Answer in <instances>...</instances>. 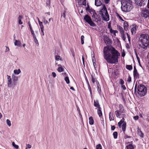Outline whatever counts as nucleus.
Here are the masks:
<instances>
[{
	"label": "nucleus",
	"mask_w": 149,
	"mask_h": 149,
	"mask_svg": "<svg viewBox=\"0 0 149 149\" xmlns=\"http://www.w3.org/2000/svg\"><path fill=\"white\" fill-rule=\"evenodd\" d=\"M137 131V134L139 136L142 138H143L144 137V134L141 130V129L138 128Z\"/></svg>",
	"instance_id": "13"
},
{
	"label": "nucleus",
	"mask_w": 149,
	"mask_h": 149,
	"mask_svg": "<svg viewBox=\"0 0 149 149\" xmlns=\"http://www.w3.org/2000/svg\"><path fill=\"white\" fill-rule=\"evenodd\" d=\"M140 37H149V30L146 29L144 30L143 33L140 35Z\"/></svg>",
	"instance_id": "9"
},
{
	"label": "nucleus",
	"mask_w": 149,
	"mask_h": 149,
	"mask_svg": "<svg viewBox=\"0 0 149 149\" xmlns=\"http://www.w3.org/2000/svg\"><path fill=\"white\" fill-rule=\"evenodd\" d=\"M61 57L58 55H56L55 56V59L56 60L58 61L59 60H61L60 58Z\"/></svg>",
	"instance_id": "42"
},
{
	"label": "nucleus",
	"mask_w": 149,
	"mask_h": 149,
	"mask_svg": "<svg viewBox=\"0 0 149 149\" xmlns=\"http://www.w3.org/2000/svg\"><path fill=\"white\" fill-rule=\"evenodd\" d=\"M13 146L16 149H18L19 148V146L15 144L14 142H13L12 143Z\"/></svg>",
	"instance_id": "39"
},
{
	"label": "nucleus",
	"mask_w": 149,
	"mask_h": 149,
	"mask_svg": "<svg viewBox=\"0 0 149 149\" xmlns=\"http://www.w3.org/2000/svg\"><path fill=\"white\" fill-rule=\"evenodd\" d=\"M50 0H46V5L49 8L50 7Z\"/></svg>",
	"instance_id": "34"
},
{
	"label": "nucleus",
	"mask_w": 149,
	"mask_h": 149,
	"mask_svg": "<svg viewBox=\"0 0 149 149\" xmlns=\"http://www.w3.org/2000/svg\"><path fill=\"white\" fill-rule=\"evenodd\" d=\"M124 27L125 29V30H126V29H127L128 26V23L126 21H125L124 23Z\"/></svg>",
	"instance_id": "26"
},
{
	"label": "nucleus",
	"mask_w": 149,
	"mask_h": 149,
	"mask_svg": "<svg viewBox=\"0 0 149 149\" xmlns=\"http://www.w3.org/2000/svg\"><path fill=\"white\" fill-rule=\"evenodd\" d=\"M125 119L124 118H122L121 120H120V121L119 122V123H120L121 124H123L125 122Z\"/></svg>",
	"instance_id": "49"
},
{
	"label": "nucleus",
	"mask_w": 149,
	"mask_h": 149,
	"mask_svg": "<svg viewBox=\"0 0 149 149\" xmlns=\"http://www.w3.org/2000/svg\"><path fill=\"white\" fill-rule=\"evenodd\" d=\"M135 54L136 56V58L138 60V61L139 62V61H140V59H139V57L138 56L137 54V53L136 51H135Z\"/></svg>",
	"instance_id": "47"
},
{
	"label": "nucleus",
	"mask_w": 149,
	"mask_h": 149,
	"mask_svg": "<svg viewBox=\"0 0 149 149\" xmlns=\"http://www.w3.org/2000/svg\"><path fill=\"white\" fill-rule=\"evenodd\" d=\"M109 1L110 0H104V3L106 4H108L109 3Z\"/></svg>",
	"instance_id": "63"
},
{
	"label": "nucleus",
	"mask_w": 149,
	"mask_h": 149,
	"mask_svg": "<svg viewBox=\"0 0 149 149\" xmlns=\"http://www.w3.org/2000/svg\"><path fill=\"white\" fill-rule=\"evenodd\" d=\"M135 4L138 6L141 7L143 4V2L139 0H135Z\"/></svg>",
	"instance_id": "17"
},
{
	"label": "nucleus",
	"mask_w": 149,
	"mask_h": 149,
	"mask_svg": "<svg viewBox=\"0 0 149 149\" xmlns=\"http://www.w3.org/2000/svg\"><path fill=\"white\" fill-rule=\"evenodd\" d=\"M22 19H23V17L22 16V15H20L19 16L18 19L22 20Z\"/></svg>",
	"instance_id": "64"
},
{
	"label": "nucleus",
	"mask_w": 149,
	"mask_h": 149,
	"mask_svg": "<svg viewBox=\"0 0 149 149\" xmlns=\"http://www.w3.org/2000/svg\"><path fill=\"white\" fill-rule=\"evenodd\" d=\"M97 90L99 93H100L101 92V87L100 85L98 83V84H97Z\"/></svg>",
	"instance_id": "36"
},
{
	"label": "nucleus",
	"mask_w": 149,
	"mask_h": 149,
	"mask_svg": "<svg viewBox=\"0 0 149 149\" xmlns=\"http://www.w3.org/2000/svg\"><path fill=\"white\" fill-rule=\"evenodd\" d=\"M100 14L101 15L102 20L106 21L109 20V15L106 6L104 4L103 8L100 10Z\"/></svg>",
	"instance_id": "5"
},
{
	"label": "nucleus",
	"mask_w": 149,
	"mask_h": 149,
	"mask_svg": "<svg viewBox=\"0 0 149 149\" xmlns=\"http://www.w3.org/2000/svg\"><path fill=\"white\" fill-rule=\"evenodd\" d=\"M141 40L143 46L146 47H149V38H143Z\"/></svg>",
	"instance_id": "8"
},
{
	"label": "nucleus",
	"mask_w": 149,
	"mask_h": 149,
	"mask_svg": "<svg viewBox=\"0 0 149 149\" xmlns=\"http://www.w3.org/2000/svg\"><path fill=\"white\" fill-rule=\"evenodd\" d=\"M91 81L93 83H94L95 81V79L93 77L92 75H91Z\"/></svg>",
	"instance_id": "45"
},
{
	"label": "nucleus",
	"mask_w": 149,
	"mask_h": 149,
	"mask_svg": "<svg viewBox=\"0 0 149 149\" xmlns=\"http://www.w3.org/2000/svg\"><path fill=\"white\" fill-rule=\"evenodd\" d=\"M34 40L35 42L36 43L37 46H38L39 45L38 42V40L36 39V38H34Z\"/></svg>",
	"instance_id": "44"
},
{
	"label": "nucleus",
	"mask_w": 149,
	"mask_h": 149,
	"mask_svg": "<svg viewBox=\"0 0 149 149\" xmlns=\"http://www.w3.org/2000/svg\"><path fill=\"white\" fill-rule=\"evenodd\" d=\"M96 149H102V146L100 144H99L96 146Z\"/></svg>",
	"instance_id": "43"
},
{
	"label": "nucleus",
	"mask_w": 149,
	"mask_h": 149,
	"mask_svg": "<svg viewBox=\"0 0 149 149\" xmlns=\"http://www.w3.org/2000/svg\"><path fill=\"white\" fill-rule=\"evenodd\" d=\"M109 118L110 121L113 120L114 118L113 116V113L112 112H110L109 114Z\"/></svg>",
	"instance_id": "20"
},
{
	"label": "nucleus",
	"mask_w": 149,
	"mask_h": 149,
	"mask_svg": "<svg viewBox=\"0 0 149 149\" xmlns=\"http://www.w3.org/2000/svg\"><path fill=\"white\" fill-rule=\"evenodd\" d=\"M86 11L90 13L91 14L93 20L96 22L100 20L101 19L99 15H97L95 12V11L92 8H90L89 6L87 4V7L86 9Z\"/></svg>",
	"instance_id": "4"
},
{
	"label": "nucleus",
	"mask_w": 149,
	"mask_h": 149,
	"mask_svg": "<svg viewBox=\"0 0 149 149\" xmlns=\"http://www.w3.org/2000/svg\"><path fill=\"white\" fill-rule=\"evenodd\" d=\"M119 83L120 84L123 85L124 84V81L122 79H120Z\"/></svg>",
	"instance_id": "46"
},
{
	"label": "nucleus",
	"mask_w": 149,
	"mask_h": 149,
	"mask_svg": "<svg viewBox=\"0 0 149 149\" xmlns=\"http://www.w3.org/2000/svg\"><path fill=\"white\" fill-rule=\"evenodd\" d=\"M126 148L127 149H134V148L132 144H130L126 146Z\"/></svg>",
	"instance_id": "29"
},
{
	"label": "nucleus",
	"mask_w": 149,
	"mask_h": 149,
	"mask_svg": "<svg viewBox=\"0 0 149 149\" xmlns=\"http://www.w3.org/2000/svg\"><path fill=\"white\" fill-rule=\"evenodd\" d=\"M58 66H61L59 67L57 69V70L58 72H61L63 71L64 70V69L62 67V66L61 65H59Z\"/></svg>",
	"instance_id": "27"
},
{
	"label": "nucleus",
	"mask_w": 149,
	"mask_h": 149,
	"mask_svg": "<svg viewBox=\"0 0 149 149\" xmlns=\"http://www.w3.org/2000/svg\"><path fill=\"white\" fill-rule=\"evenodd\" d=\"M100 109H99L97 110V113L99 115V117H101L102 116V112Z\"/></svg>",
	"instance_id": "32"
},
{
	"label": "nucleus",
	"mask_w": 149,
	"mask_h": 149,
	"mask_svg": "<svg viewBox=\"0 0 149 149\" xmlns=\"http://www.w3.org/2000/svg\"><path fill=\"white\" fill-rule=\"evenodd\" d=\"M84 19L87 23L91 19V17L88 15H85L84 17Z\"/></svg>",
	"instance_id": "12"
},
{
	"label": "nucleus",
	"mask_w": 149,
	"mask_h": 149,
	"mask_svg": "<svg viewBox=\"0 0 149 149\" xmlns=\"http://www.w3.org/2000/svg\"><path fill=\"white\" fill-rule=\"evenodd\" d=\"M94 105L96 107H97V108L99 109H100V106L99 104L98 101V100H96L95 101L94 100Z\"/></svg>",
	"instance_id": "18"
},
{
	"label": "nucleus",
	"mask_w": 149,
	"mask_h": 149,
	"mask_svg": "<svg viewBox=\"0 0 149 149\" xmlns=\"http://www.w3.org/2000/svg\"><path fill=\"white\" fill-rule=\"evenodd\" d=\"M124 138L125 139H127L128 138H131V136H129L126 134H125L124 136Z\"/></svg>",
	"instance_id": "53"
},
{
	"label": "nucleus",
	"mask_w": 149,
	"mask_h": 149,
	"mask_svg": "<svg viewBox=\"0 0 149 149\" xmlns=\"http://www.w3.org/2000/svg\"><path fill=\"white\" fill-rule=\"evenodd\" d=\"M147 90V88L145 85L139 84L137 88L138 93L140 96H143L146 94Z\"/></svg>",
	"instance_id": "6"
},
{
	"label": "nucleus",
	"mask_w": 149,
	"mask_h": 149,
	"mask_svg": "<svg viewBox=\"0 0 149 149\" xmlns=\"http://www.w3.org/2000/svg\"><path fill=\"white\" fill-rule=\"evenodd\" d=\"M110 33L113 34L114 36H116V33H118V31L116 30H113L112 29H110Z\"/></svg>",
	"instance_id": "25"
},
{
	"label": "nucleus",
	"mask_w": 149,
	"mask_h": 149,
	"mask_svg": "<svg viewBox=\"0 0 149 149\" xmlns=\"http://www.w3.org/2000/svg\"><path fill=\"white\" fill-rule=\"evenodd\" d=\"M88 88L91 94L92 93L91 90L89 83L88 84Z\"/></svg>",
	"instance_id": "52"
},
{
	"label": "nucleus",
	"mask_w": 149,
	"mask_h": 149,
	"mask_svg": "<svg viewBox=\"0 0 149 149\" xmlns=\"http://www.w3.org/2000/svg\"><path fill=\"white\" fill-rule=\"evenodd\" d=\"M21 72L20 69L18 70H15L14 71V73L15 74H18Z\"/></svg>",
	"instance_id": "33"
},
{
	"label": "nucleus",
	"mask_w": 149,
	"mask_h": 149,
	"mask_svg": "<svg viewBox=\"0 0 149 149\" xmlns=\"http://www.w3.org/2000/svg\"><path fill=\"white\" fill-rule=\"evenodd\" d=\"M115 129V127L114 126H111V130H114Z\"/></svg>",
	"instance_id": "61"
},
{
	"label": "nucleus",
	"mask_w": 149,
	"mask_h": 149,
	"mask_svg": "<svg viewBox=\"0 0 149 149\" xmlns=\"http://www.w3.org/2000/svg\"><path fill=\"white\" fill-rule=\"evenodd\" d=\"M139 117L138 116H136L133 117V118L135 120H137L138 119Z\"/></svg>",
	"instance_id": "51"
},
{
	"label": "nucleus",
	"mask_w": 149,
	"mask_h": 149,
	"mask_svg": "<svg viewBox=\"0 0 149 149\" xmlns=\"http://www.w3.org/2000/svg\"><path fill=\"white\" fill-rule=\"evenodd\" d=\"M14 45L15 46L18 47H20L21 46L22 44L19 40H15V42H14Z\"/></svg>",
	"instance_id": "14"
},
{
	"label": "nucleus",
	"mask_w": 149,
	"mask_h": 149,
	"mask_svg": "<svg viewBox=\"0 0 149 149\" xmlns=\"http://www.w3.org/2000/svg\"><path fill=\"white\" fill-rule=\"evenodd\" d=\"M105 43L107 45L104 47L103 56L107 62L110 64H117L118 62V58L120 54L114 47L111 45L112 41L109 38H104Z\"/></svg>",
	"instance_id": "1"
},
{
	"label": "nucleus",
	"mask_w": 149,
	"mask_h": 149,
	"mask_svg": "<svg viewBox=\"0 0 149 149\" xmlns=\"http://www.w3.org/2000/svg\"><path fill=\"white\" fill-rule=\"evenodd\" d=\"M126 68L129 70H131L132 69V66L130 65H127L126 66Z\"/></svg>",
	"instance_id": "35"
},
{
	"label": "nucleus",
	"mask_w": 149,
	"mask_h": 149,
	"mask_svg": "<svg viewBox=\"0 0 149 149\" xmlns=\"http://www.w3.org/2000/svg\"><path fill=\"white\" fill-rule=\"evenodd\" d=\"M108 28L109 29L110 31V29H112L111 28V23L110 22H109L108 25Z\"/></svg>",
	"instance_id": "58"
},
{
	"label": "nucleus",
	"mask_w": 149,
	"mask_h": 149,
	"mask_svg": "<svg viewBox=\"0 0 149 149\" xmlns=\"http://www.w3.org/2000/svg\"><path fill=\"white\" fill-rule=\"evenodd\" d=\"M126 123L125 122L122 125V130L124 132L126 129Z\"/></svg>",
	"instance_id": "24"
},
{
	"label": "nucleus",
	"mask_w": 149,
	"mask_h": 149,
	"mask_svg": "<svg viewBox=\"0 0 149 149\" xmlns=\"http://www.w3.org/2000/svg\"><path fill=\"white\" fill-rule=\"evenodd\" d=\"M52 75L53 77L54 78L56 77V74L55 72H53L52 73Z\"/></svg>",
	"instance_id": "57"
},
{
	"label": "nucleus",
	"mask_w": 149,
	"mask_h": 149,
	"mask_svg": "<svg viewBox=\"0 0 149 149\" xmlns=\"http://www.w3.org/2000/svg\"><path fill=\"white\" fill-rule=\"evenodd\" d=\"M121 88L123 90H125L126 89V87L124 85H122L121 86Z\"/></svg>",
	"instance_id": "55"
},
{
	"label": "nucleus",
	"mask_w": 149,
	"mask_h": 149,
	"mask_svg": "<svg viewBox=\"0 0 149 149\" xmlns=\"http://www.w3.org/2000/svg\"><path fill=\"white\" fill-rule=\"evenodd\" d=\"M127 81H128L129 82H130L131 81V77L130 76H129L128 77Z\"/></svg>",
	"instance_id": "54"
},
{
	"label": "nucleus",
	"mask_w": 149,
	"mask_h": 149,
	"mask_svg": "<svg viewBox=\"0 0 149 149\" xmlns=\"http://www.w3.org/2000/svg\"><path fill=\"white\" fill-rule=\"evenodd\" d=\"M136 31V26H134L131 29V32L132 34H135Z\"/></svg>",
	"instance_id": "21"
},
{
	"label": "nucleus",
	"mask_w": 149,
	"mask_h": 149,
	"mask_svg": "<svg viewBox=\"0 0 149 149\" xmlns=\"http://www.w3.org/2000/svg\"><path fill=\"white\" fill-rule=\"evenodd\" d=\"M86 0H79V3L80 5L86 6Z\"/></svg>",
	"instance_id": "15"
},
{
	"label": "nucleus",
	"mask_w": 149,
	"mask_h": 149,
	"mask_svg": "<svg viewBox=\"0 0 149 149\" xmlns=\"http://www.w3.org/2000/svg\"><path fill=\"white\" fill-rule=\"evenodd\" d=\"M78 10L79 12H80L81 13H83V11L82 9V8L81 9V7H80L79 8L78 7Z\"/></svg>",
	"instance_id": "48"
},
{
	"label": "nucleus",
	"mask_w": 149,
	"mask_h": 149,
	"mask_svg": "<svg viewBox=\"0 0 149 149\" xmlns=\"http://www.w3.org/2000/svg\"><path fill=\"white\" fill-rule=\"evenodd\" d=\"M140 15L144 19H149V10L146 9H143L140 13Z\"/></svg>",
	"instance_id": "7"
},
{
	"label": "nucleus",
	"mask_w": 149,
	"mask_h": 149,
	"mask_svg": "<svg viewBox=\"0 0 149 149\" xmlns=\"http://www.w3.org/2000/svg\"><path fill=\"white\" fill-rule=\"evenodd\" d=\"M31 148V146L29 144H26V148L27 149V148Z\"/></svg>",
	"instance_id": "56"
},
{
	"label": "nucleus",
	"mask_w": 149,
	"mask_h": 149,
	"mask_svg": "<svg viewBox=\"0 0 149 149\" xmlns=\"http://www.w3.org/2000/svg\"><path fill=\"white\" fill-rule=\"evenodd\" d=\"M102 3L100 0H95V5L97 6H100Z\"/></svg>",
	"instance_id": "19"
},
{
	"label": "nucleus",
	"mask_w": 149,
	"mask_h": 149,
	"mask_svg": "<svg viewBox=\"0 0 149 149\" xmlns=\"http://www.w3.org/2000/svg\"><path fill=\"white\" fill-rule=\"evenodd\" d=\"M19 23V24H22L23 23L21 21V20L20 19H18Z\"/></svg>",
	"instance_id": "62"
},
{
	"label": "nucleus",
	"mask_w": 149,
	"mask_h": 149,
	"mask_svg": "<svg viewBox=\"0 0 149 149\" xmlns=\"http://www.w3.org/2000/svg\"><path fill=\"white\" fill-rule=\"evenodd\" d=\"M84 38H81V43L82 45L84 44Z\"/></svg>",
	"instance_id": "60"
},
{
	"label": "nucleus",
	"mask_w": 149,
	"mask_h": 149,
	"mask_svg": "<svg viewBox=\"0 0 149 149\" xmlns=\"http://www.w3.org/2000/svg\"><path fill=\"white\" fill-rule=\"evenodd\" d=\"M118 28L120 31L122 37H125V35L124 34V31L123 28L120 26H118Z\"/></svg>",
	"instance_id": "10"
},
{
	"label": "nucleus",
	"mask_w": 149,
	"mask_h": 149,
	"mask_svg": "<svg viewBox=\"0 0 149 149\" xmlns=\"http://www.w3.org/2000/svg\"><path fill=\"white\" fill-rule=\"evenodd\" d=\"M6 123L10 127L11 125V123L10 121L8 119L6 120Z\"/></svg>",
	"instance_id": "41"
},
{
	"label": "nucleus",
	"mask_w": 149,
	"mask_h": 149,
	"mask_svg": "<svg viewBox=\"0 0 149 149\" xmlns=\"http://www.w3.org/2000/svg\"><path fill=\"white\" fill-rule=\"evenodd\" d=\"M66 13V11L65 10H64L63 13L62 12L61 14V17H63L65 19H66L65 18V13Z\"/></svg>",
	"instance_id": "38"
},
{
	"label": "nucleus",
	"mask_w": 149,
	"mask_h": 149,
	"mask_svg": "<svg viewBox=\"0 0 149 149\" xmlns=\"http://www.w3.org/2000/svg\"><path fill=\"white\" fill-rule=\"evenodd\" d=\"M122 10L125 12L130 11L133 7L131 0H121Z\"/></svg>",
	"instance_id": "2"
},
{
	"label": "nucleus",
	"mask_w": 149,
	"mask_h": 149,
	"mask_svg": "<svg viewBox=\"0 0 149 149\" xmlns=\"http://www.w3.org/2000/svg\"><path fill=\"white\" fill-rule=\"evenodd\" d=\"M88 23L91 26H96V24L94 23L91 19Z\"/></svg>",
	"instance_id": "30"
},
{
	"label": "nucleus",
	"mask_w": 149,
	"mask_h": 149,
	"mask_svg": "<svg viewBox=\"0 0 149 149\" xmlns=\"http://www.w3.org/2000/svg\"><path fill=\"white\" fill-rule=\"evenodd\" d=\"M115 114L117 118H120L121 115V113H120V111H116L115 112Z\"/></svg>",
	"instance_id": "28"
},
{
	"label": "nucleus",
	"mask_w": 149,
	"mask_h": 149,
	"mask_svg": "<svg viewBox=\"0 0 149 149\" xmlns=\"http://www.w3.org/2000/svg\"><path fill=\"white\" fill-rule=\"evenodd\" d=\"M133 74L134 78H136L137 77H139V74L137 72V70L135 66L134 67Z\"/></svg>",
	"instance_id": "11"
},
{
	"label": "nucleus",
	"mask_w": 149,
	"mask_h": 149,
	"mask_svg": "<svg viewBox=\"0 0 149 149\" xmlns=\"http://www.w3.org/2000/svg\"><path fill=\"white\" fill-rule=\"evenodd\" d=\"M39 24L40 26V29L41 30V32H42L43 33V35H44V33L43 31V28H44V26L43 25V23L42 22H40V23H39Z\"/></svg>",
	"instance_id": "22"
},
{
	"label": "nucleus",
	"mask_w": 149,
	"mask_h": 149,
	"mask_svg": "<svg viewBox=\"0 0 149 149\" xmlns=\"http://www.w3.org/2000/svg\"><path fill=\"white\" fill-rule=\"evenodd\" d=\"M119 108H120V109L121 111V113H124V110L123 105L122 104H120Z\"/></svg>",
	"instance_id": "31"
},
{
	"label": "nucleus",
	"mask_w": 149,
	"mask_h": 149,
	"mask_svg": "<svg viewBox=\"0 0 149 149\" xmlns=\"http://www.w3.org/2000/svg\"><path fill=\"white\" fill-rule=\"evenodd\" d=\"M42 21L43 22V23L44 24H48L49 25V23L48 22L47 20L45 19V18H44L42 20Z\"/></svg>",
	"instance_id": "40"
},
{
	"label": "nucleus",
	"mask_w": 149,
	"mask_h": 149,
	"mask_svg": "<svg viewBox=\"0 0 149 149\" xmlns=\"http://www.w3.org/2000/svg\"><path fill=\"white\" fill-rule=\"evenodd\" d=\"M89 123L90 125H93L94 123V120L92 116L90 117L89 118Z\"/></svg>",
	"instance_id": "23"
},
{
	"label": "nucleus",
	"mask_w": 149,
	"mask_h": 149,
	"mask_svg": "<svg viewBox=\"0 0 149 149\" xmlns=\"http://www.w3.org/2000/svg\"><path fill=\"white\" fill-rule=\"evenodd\" d=\"M7 79L8 86L10 88L12 87V86H15L18 80V77L15 76L14 75H12V78H11L10 76L7 75Z\"/></svg>",
	"instance_id": "3"
},
{
	"label": "nucleus",
	"mask_w": 149,
	"mask_h": 149,
	"mask_svg": "<svg viewBox=\"0 0 149 149\" xmlns=\"http://www.w3.org/2000/svg\"><path fill=\"white\" fill-rule=\"evenodd\" d=\"M113 135L114 139H116L117 138L118 133L117 132H115L113 133Z\"/></svg>",
	"instance_id": "37"
},
{
	"label": "nucleus",
	"mask_w": 149,
	"mask_h": 149,
	"mask_svg": "<svg viewBox=\"0 0 149 149\" xmlns=\"http://www.w3.org/2000/svg\"><path fill=\"white\" fill-rule=\"evenodd\" d=\"M31 34H32V35H33V37H36V36H35V35L34 33V31L33 30V29L31 30Z\"/></svg>",
	"instance_id": "50"
},
{
	"label": "nucleus",
	"mask_w": 149,
	"mask_h": 149,
	"mask_svg": "<svg viewBox=\"0 0 149 149\" xmlns=\"http://www.w3.org/2000/svg\"><path fill=\"white\" fill-rule=\"evenodd\" d=\"M62 74L63 75V76H65L66 77H65L64 79L65 81L67 84H69L70 83V80L69 79V77L68 76H66V74L65 73H62Z\"/></svg>",
	"instance_id": "16"
},
{
	"label": "nucleus",
	"mask_w": 149,
	"mask_h": 149,
	"mask_svg": "<svg viewBox=\"0 0 149 149\" xmlns=\"http://www.w3.org/2000/svg\"><path fill=\"white\" fill-rule=\"evenodd\" d=\"M6 49L5 50V52H9V48L8 47L6 46Z\"/></svg>",
	"instance_id": "59"
}]
</instances>
